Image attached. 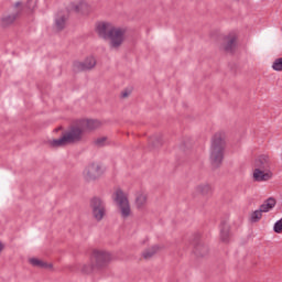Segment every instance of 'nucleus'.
Here are the masks:
<instances>
[{
  "label": "nucleus",
  "instance_id": "obj_1",
  "mask_svg": "<svg viewBox=\"0 0 282 282\" xmlns=\"http://www.w3.org/2000/svg\"><path fill=\"white\" fill-rule=\"evenodd\" d=\"M224 151H226V134L218 132L214 134L210 147L209 162L213 169L221 166Z\"/></svg>",
  "mask_w": 282,
  "mask_h": 282
},
{
  "label": "nucleus",
  "instance_id": "obj_2",
  "mask_svg": "<svg viewBox=\"0 0 282 282\" xmlns=\"http://www.w3.org/2000/svg\"><path fill=\"white\" fill-rule=\"evenodd\" d=\"M111 253L102 250H94L90 256V262L97 270H105L111 263Z\"/></svg>",
  "mask_w": 282,
  "mask_h": 282
},
{
  "label": "nucleus",
  "instance_id": "obj_3",
  "mask_svg": "<svg viewBox=\"0 0 282 282\" xmlns=\"http://www.w3.org/2000/svg\"><path fill=\"white\" fill-rule=\"evenodd\" d=\"M113 199L120 208L121 217L127 219V217L131 215V205H129V198L127 197V194H124V192L119 188L115 192Z\"/></svg>",
  "mask_w": 282,
  "mask_h": 282
},
{
  "label": "nucleus",
  "instance_id": "obj_4",
  "mask_svg": "<svg viewBox=\"0 0 282 282\" xmlns=\"http://www.w3.org/2000/svg\"><path fill=\"white\" fill-rule=\"evenodd\" d=\"M85 133V129L80 121H76L75 124L70 126L69 130L64 133L66 141L68 144H76V142H80L83 140V134Z\"/></svg>",
  "mask_w": 282,
  "mask_h": 282
},
{
  "label": "nucleus",
  "instance_id": "obj_5",
  "mask_svg": "<svg viewBox=\"0 0 282 282\" xmlns=\"http://www.w3.org/2000/svg\"><path fill=\"white\" fill-rule=\"evenodd\" d=\"M127 31L124 29L120 28H113L112 31H110V34H108L107 41L109 42L110 50H120L122 47V44L124 43V34Z\"/></svg>",
  "mask_w": 282,
  "mask_h": 282
},
{
  "label": "nucleus",
  "instance_id": "obj_6",
  "mask_svg": "<svg viewBox=\"0 0 282 282\" xmlns=\"http://www.w3.org/2000/svg\"><path fill=\"white\" fill-rule=\"evenodd\" d=\"M91 214L95 220L102 221L107 215V205L105 200H101L99 197H94L90 200Z\"/></svg>",
  "mask_w": 282,
  "mask_h": 282
},
{
  "label": "nucleus",
  "instance_id": "obj_7",
  "mask_svg": "<svg viewBox=\"0 0 282 282\" xmlns=\"http://www.w3.org/2000/svg\"><path fill=\"white\" fill-rule=\"evenodd\" d=\"M102 165L98 163L89 164L84 171V178L86 182H94V180H98V177L102 176Z\"/></svg>",
  "mask_w": 282,
  "mask_h": 282
},
{
  "label": "nucleus",
  "instance_id": "obj_8",
  "mask_svg": "<svg viewBox=\"0 0 282 282\" xmlns=\"http://www.w3.org/2000/svg\"><path fill=\"white\" fill-rule=\"evenodd\" d=\"M96 67V57L89 56L84 59V62H75V72H89Z\"/></svg>",
  "mask_w": 282,
  "mask_h": 282
},
{
  "label": "nucleus",
  "instance_id": "obj_9",
  "mask_svg": "<svg viewBox=\"0 0 282 282\" xmlns=\"http://www.w3.org/2000/svg\"><path fill=\"white\" fill-rule=\"evenodd\" d=\"M115 28L116 26L109 22H99L96 25V32L100 39L107 41V39H109V35L111 34Z\"/></svg>",
  "mask_w": 282,
  "mask_h": 282
},
{
  "label": "nucleus",
  "instance_id": "obj_10",
  "mask_svg": "<svg viewBox=\"0 0 282 282\" xmlns=\"http://www.w3.org/2000/svg\"><path fill=\"white\" fill-rule=\"evenodd\" d=\"M23 9H18L9 14H3L0 19V24L2 28H10V25H14V22L19 17H21V12Z\"/></svg>",
  "mask_w": 282,
  "mask_h": 282
},
{
  "label": "nucleus",
  "instance_id": "obj_11",
  "mask_svg": "<svg viewBox=\"0 0 282 282\" xmlns=\"http://www.w3.org/2000/svg\"><path fill=\"white\" fill-rule=\"evenodd\" d=\"M256 169H260L262 171L271 172L272 169V159L268 154L259 155L254 161Z\"/></svg>",
  "mask_w": 282,
  "mask_h": 282
},
{
  "label": "nucleus",
  "instance_id": "obj_12",
  "mask_svg": "<svg viewBox=\"0 0 282 282\" xmlns=\"http://www.w3.org/2000/svg\"><path fill=\"white\" fill-rule=\"evenodd\" d=\"M79 122L84 131H96L102 127V122L98 119H80Z\"/></svg>",
  "mask_w": 282,
  "mask_h": 282
},
{
  "label": "nucleus",
  "instance_id": "obj_13",
  "mask_svg": "<svg viewBox=\"0 0 282 282\" xmlns=\"http://www.w3.org/2000/svg\"><path fill=\"white\" fill-rule=\"evenodd\" d=\"M272 172H268V170H261L256 167L253 171V180L254 182H268V180H272L273 177Z\"/></svg>",
  "mask_w": 282,
  "mask_h": 282
},
{
  "label": "nucleus",
  "instance_id": "obj_14",
  "mask_svg": "<svg viewBox=\"0 0 282 282\" xmlns=\"http://www.w3.org/2000/svg\"><path fill=\"white\" fill-rule=\"evenodd\" d=\"M194 254L196 257H206L208 256V246H206L197 236L194 240Z\"/></svg>",
  "mask_w": 282,
  "mask_h": 282
},
{
  "label": "nucleus",
  "instance_id": "obj_15",
  "mask_svg": "<svg viewBox=\"0 0 282 282\" xmlns=\"http://www.w3.org/2000/svg\"><path fill=\"white\" fill-rule=\"evenodd\" d=\"M70 10L80 14H87L89 12V4L85 1L70 3Z\"/></svg>",
  "mask_w": 282,
  "mask_h": 282
},
{
  "label": "nucleus",
  "instance_id": "obj_16",
  "mask_svg": "<svg viewBox=\"0 0 282 282\" xmlns=\"http://www.w3.org/2000/svg\"><path fill=\"white\" fill-rule=\"evenodd\" d=\"M220 240L223 243H228V241H230V225L226 221L220 224Z\"/></svg>",
  "mask_w": 282,
  "mask_h": 282
},
{
  "label": "nucleus",
  "instance_id": "obj_17",
  "mask_svg": "<svg viewBox=\"0 0 282 282\" xmlns=\"http://www.w3.org/2000/svg\"><path fill=\"white\" fill-rule=\"evenodd\" d=\"M66 144L69 143L65 134H63L59 139H53L48 141V145L51 147V149H58L61 147H66Z\"/></svg>",
  "mask_w": 282,
  "mask_h": 282
},
{
  "label": "nucleus",
  "instance_id": "obj_18",
  "mask_svg": "<svg viewBox=\"0 0 282 282\" xmlns=\"http://www.w3.org/2000/svg\"><path fill=\"white\" fill-rule=\"evenodd\" d=\"M274 206H276V199H274V197H269L262 205H260V210L262 213H270Z\"/></svg>",
  "mask_w": 282,
  "mask_h": 282
},
{
  "label": "nucleus",
  "instance_id": "obj_19",
  "mask_svg": "<svg viewBox=\"0 0 282 282\" xmlns=\"http://www.w3.org/2000/svg\"><path fill=\"white\" fill-rule=\"evenodd\" d=\"M196 193L206 197V195H210V193H213V187L208 183H203L196 186Z\"/></svg>",
  "mask_w": 282,
  "mask_h": 282
},
{
  "label": "nucleus",
  "instance_id": "obj_20",
  "mask_svg": "<svg viewBox=\"0 0 282 282\" xmlns=\"http://www.w3.org/2000/svg\"><path fill=\"white\" fill-rule=\"evenodd\" d=\"M236 46H237V36H231L225 44L224 50H225V52L232 54V52H235Z\"/></svg>",
  "mask_w": 282,
  "mask_h": 282
},
{
  "label": "nucleus",
  "instance_id": "obj_21",
  "mask_svg": "<svg viewBox=\"0 0 282 282\" xmlns=\"http://www.w3.org/2000/svg\"><path fill=\"white\" fill-rule=\"evenodd\" d=\"M147 199L148 196L147 194H138L137 198H135V206L137 208L140 210L142 208H144V206H147Z\"/></svg>",
  "mask_w": 282,
  "mask_h": 282
},
{
  "label": "nucleus",
  "instance_id": "obj_22",
  "mask_svg": "<svg viewBox=\"0 0 282 282\" xmlns=\"http://www.w3.org/2000/svg\"><path fill=\"white\" fill-rule=\"evenodd\" d=\"M67 22V17L65 15H57L55 18V26L58 31L65 30V23Z\"/></svg>",
  "mask_w": 282,
  "mask_h": 282
},
{
  "label": "nucleus",
  "instance_id": "obj_23",
  "mask_svg": "<svg viewBox=\"0 0 282 282\" xmlns=\"http://www.w3.org/2000/svg\"><path fill=\"white\" fill-rule=\"evenodd\" d=\"M158 250H160L159 246H153V247L147 249L142 253L143 259H151L154 254L158 253Z\"/></svg>",
  "mask_w": 282,
  "mask_h": 282
},
{
  "label": "nucleus",
  "instance_id": "obj_24",
  "mask_svg": "<svg viewBox=\"0 0 282 282\" xmlns=\"http://www.w3.org/2000/svg\"><path fill=\"white\" fill-rule=\"evenodd\" d=\"M262 217H263V212L258 209V210H254L251 213L249 219H250L251 224H258V221H261Z\"/></svg>",
  "mask_w": 282,
  "mask_h": 282
},
{
  "label": "nucleus",
  "instance_id": "obj_25",
  "mask_svg": "<svg viewBox=\"0 0 282 282\" xmlns=\"http://www.w3.org/2000/svg\"><path fill=\"white\" fill-rule=\"evenodd\" d=\"M31 265H34V268H52V264H48L47 262H43L42 260H39L36 258H33L30 260Z\"/></svg>",
  "mask_w": 282,
  "mask_h": 282
},
{
  "label": "nucleus",
  "instance_id": "obj_26",
  "mask_svg": "<svg viewBox=\"0 0 282 282\" xmlns=\"http://www.w3.org/2000/svg\"><path fill=\"white\" fill-rule=\"evenodd\" d=\"M96 271H98V269L96 267H94L93 262H90L89 264H84L82 268L83 274H91Z\"/></svg>",
  "mask_w": 282,
  "mask_h": 282
},
{
  "label": "nucleus",
  "instance_id": "obj_27",
  "mask_svg": "<svg viewBox=\"0 0 282 282\" xmlns=\"http://www.w3.org/2000/svg\"><path fill=\"white\" fill-rule=\"evenodd\" d=\"M150 144L154 149H159V147H162V135H155L150 139Z\"/></svg>",
  "mask_w": 282,
  "mask_h": 282
},
{
  "label": "nucleus",
  "instance_id": "obj_28",
  "mask_svg": "<svg viewBox=\"0 0 282 282\" xmlns=\"http://www.w3.org/2000/svg\"><path fill=\"white\" fill-rule=\"evenodd\" d=\"M274 72H282V57L275 58L272 64Z\"/></svg>",
  "mask_w": 282,
  "mask_h": 282
},
{
  "label": "nucleus",
  "instance_id": "obj_29",
  "mask_svg": "<svg viewBox=\"0 0 282 282\" xmlns=\"http://www.w3.org/2000/svg\"><path fill=\"white\" fill-rule=\"evenodd\" d=\"M25 8L30 11V12H34V9L36 8V0H28Z\"/></svg>",
  "mask_w": 282,
  "mask_h": 282
},
{
  "label": "nucleus",
  "instance_id": "obj_30",
  "mask_svg": "<svg viewBox=\"0 0 282 282\" xmlns=\"http://www.w3.org/2000/svg\"><path fill=\"white\" fill-rule=\"evenodd\" d=\"M94 143L96 147H105L107 144V137L97 138Z\"/></svg>",
  "mask_w": 282,
  "mask_h": 282
},
{
  "label": "nucleus",
  "instance_id": "obj_31",
  "mask_svg": "<svg viewBox=\"0 0 282 282\" xmlns=\"http://www.w3.org/2000/svg\"><path fill=\"white\" fill-rule=\"evenodd\" d=\"M273 230L278 235H281V232H282V218L274 224Z\"/></svg>",
  "mask_w": 282,
  "mask_h": 282
},
{
  "label": "nucleus",
  "instance_id": "obj_32",
  "mask_svg": "<svg viewBox=\"0 0 282 282\" xmlns=\"http://www.w3.org/2000/svg\"><path fill=\"white\" fill-rule=\"evenodd\" d=\"M129 96H131V90H123L121 93V98H129Z\"/></svg>",
  "mask_w": 282,
  "mask_h": 282
},
{
  "label": "nucleus",
  "instance_id": "obj_33",
  "mask_svg": "<svg viewBox=\"0 0 282 282\" xmlns=\"http://www.w3.org/2000/svg\"><path fill=\"white\" fill-rule=\"evenodd\" d=\"M22 3L21 2H15L14 8H21Z\"/></svg>",
  "mask_w": 282,
  "mask_h": 282
},
{
  "label": "nucleus",
  "instance_id": "obj_34",
  "mask_svg": "<svg viewBox=\"0 0 282 282\" xmlns=\"http://www.w3.org/2000/svg\"><path fill=\"white\" fill-rule=\"evenodd\" d=\"M3 242H0V254H1V252H3Z\"/></svg>",
  "mask_w": 282,
  "mask_h": 282
}]
</instances>
